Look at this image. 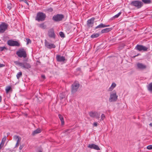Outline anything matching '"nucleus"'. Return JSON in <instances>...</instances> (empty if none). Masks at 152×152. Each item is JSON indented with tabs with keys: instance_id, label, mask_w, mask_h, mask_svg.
<instances>
[{
	"instance_id": "1",
	"label": "nucleus",
	"mask_w": 152,
	"mask_h": 152,
	"mask_svg": "<svg viewBox=\"0 0 152 152\" xmlns=\"http://www.w3.org/2000/svg\"><path fill=\"white\" fill-rule=\"evenodd\" d=\"M46 17V15L45 13L42 12H39L37 13L35 20L38 21H43L45 20Z\"/></svg>"
},
{
	"instance_id": "2",
	"label": "nucleus",
	"mask_w": 152,
	"mask_h": 152,
	"mask_svg": "<svg viewBox=\"0 0 152 152\" xmlns=\"http://www.w3.org/2000/svg\"><path fill=\"white\" fill-rule=\"evenodd\" d=\"M131 6H134L137 9L141 8L143 5L142 2L138 0H135L132 1L130 4Z\"/></svg>"
},
{
	"instance_id": "3",
	"label": "nucleus",
	"mask_w": 152,
	"mask_h": 152,
	"mask_svg": "<svg viewBox=\"0 0 152 152\" xmlns=\"http://www.w3.org/2000/svg\"><path fill=\"white\" fill-rule=\"evenodd\" d=\"M110 96L109 98V101L110 102H115L118 99V96L116 94V93L115 91L110 93Z\"/></svg>"
},
{
	"instance_id": "4",
	"label": "nucleus",
	"mask_w": 152,
	"mask_h": 152,
	"mask_svg": "<svg viewBox=\"0 0 152 152\" xmlns=\"http://www.w3.org/2000/svg\"><path fill=\"white\" fill-rule=\"evenodd\" d=\"M16 54L20 57L26 58L27 57L26 52L23 48H21L16 52Z\"/></svg>"
},
{
	"instance_id": "5",
	"label": "nucleus",
	"mask_w": 152,
	"mask_h": 152,
	"mask_svg": "<svg viewBox=\"0 0 152 152\" xmlns=\"http://www.w3.org/2000/svg\"><path fill=\"white\" fill-rule=\"evenodd\" d=\"M80 85V84L76 82H75L72 84L71 86V93L73 94L76 93Z\"/></svg>"
},
{
	"instance_id": "6",
	"label": "nucleus",
	"mask_w": 152,
	"mask_h": 152,
	"mask_svg": "<svg viewBox=\"0 0 152 152\" xmlns=\"http://www.w3.org/2000/svg\"><path fill=\"white\" fill-rule=\"evenodd\" d=\"M8 25L5 22H2L0 24V33H3L8 29Z\"/></svg>"
},
{
	"instance_id": "7",
	"label": "nucleus",
	"mask_w": 152,
	"mask_h": 152,
	"mask_svg": "<svg viewBox=\"0 0 152 152\" xmlns=\"http://www.w3.org/2000/svg\"><path fill=\"white\" fill-rule=\"evenodd\" d=\"M64 18V16L63 14H57L53 16L52 20L56 22H58L62 20Z\"/></svg>"
},
{
	"instance_id": "8",
	"label": "nucleus",
	"mask_w": 152,
	"mask_h": 152,
	"mask_svg": "<svg viewBox=\"0 0 152 152\" xmlns=\"http://www.w3.org/2000/svg\"><path fill=\"white\" fill-rule=\"evenodd\" d=\"M7 44L9 46H11L19 47L20 45V43L12 39L8 40Z\"/></svg>"
},
{
	"instance_id": "9",
	"label": "nucleus",
	"mask_w": 152,
	"mask_h": 152,
	"mask_svg": "<svg viewBox=\"0 0 152 152\" xmlns=\"http://www.w3.org/2000/svg\"><path fill=\"white\" fill-rule=\"evenodd\" d=\"M90 116L92 118H95L97 119H99L100 118V113L96 111H91L89 113Z\"/></svg>"
},
{
	"instance_id": "10",
	"label": "nucleus",
	"mask_w": 152,
	"mask_h": 152,
	"mask_svg": "<svg viewBox=\"0 0 152 152\" xmlns=\"http://www.w3.org/2000/svg\"><path fill=\"white\" fill-rule=\"evenodd\" d=\"M45 47L49 49H50L52 48H54L56 47L54 44L50 43L46 39L45 40Z\"/></svg>"
},
{
	"instance_id": "11",
	"label": "nucleus",
	"mask_w": 152,
	"mask_h": 152,
	"mask_svg": "<svg viewBox=\"0 0 152 152\" xmlns=\"http://www.w3.org/2000/svg\"><path fill=\"white\" fill-rule=\"evenodd\" d=\"M95 19L94 17H92L90 19H88V20L87 23V25L88 28L92 27H93Z\"/></svg>"
},
{
	"instance_id": "12",
	"label": "nucleus",
	"mask_w": 152,
	"mask_h": 152,
	"mask_svg": "<svg viewBox=\"0 0 152 152\" xmlns=\"http://www.w3.org/2000/svg\"><path fill=\"white\" fill-rule=\"evenodd\" d=\"M48 35L50 38H55L56 35L53 28H51L48 31Z\"/></svg>"
},
{
	"instance_id": "13",
	"label": "nucleus",
	"mask_w": 152,
	"mask_h": 152,
	"mask_svg": "<svg viewBox=\"0 0 152 152\" xmlns=\"http://www.w3.org/2000/svg\"><path fill=\"white\" fill-rule=\"evenodd\" d=\"M135 48L139 51L143 50L144 51H147L148 48L142 45H137L135 47Z\"/></svg>"
},
{
	"instance_id": "14",
	"label": "nucleus",
	"mask_w": 152,
	"mask_h": 152,
	"mask_svg": "<svg viewBox=\"0 0 152 152\" xmlns=\"http://www.w3.org/2000/svg\"><path fill=\"white\" fill-rule=\"evenodd\" d=\"M22 64L21 66L24 69H28L31 67V65L29 63L25 61H23V62H22Z\"/></svg>"
},
{
	"instance_id": "15",
	"label": "nucleus",
	"mask_w": 152,
	"mask_h": 152,
	"mask_svg": "<svg viewBox=\"0 0 152 152\" xmlns=\"http://www.w3.org/2000/svg\"><path fill=\"white\" fill-rule=\"evenodd\" d=\"M137 66L138 68L141 70L145 69L147 68L146 65L141 63H138L137 64Z\"/></svg>"
},
{
	"instance_id": "16",
	"label": "nucleus",
	"mask_w": 152,
	"mask_h": 152,
	"mask_svg": "<svg viewBox=\"0 0 152 152\" xmlns=\"http://www.w3.org/2000/svg\"><path fill=\"white\" fill-rule=\"evenodd\" d=\"M56 60L57 61L59 62H62L64 61L65 60V57L63 56H61L59 55H57L56 56Z\"/></svg>"
},
{
	"instance_id": "17",
	"label": "nucleus",
	"mask_w": 152,
	"mask_h": 152,
	"mask_svg": "<svg viewBox=\"0 0 152 152\" xmlns=\"http://www.w3.org/2000/svg\"><path fill=\"white\" fill-rule=\"evenodd\" d=\"M88 147L91 149H93L97 150H100L99 147L97 145L94 144H89Z\"/></svg>"
},
{
	"instance_id": "18",
	"label": "nucleus",
	"mask_w": 152,
	"mask_h": 152,
	"mask_svg": "<svg viewBox=\"0 0 152 152\" xmlns=\"http://www.w3.org/2000/svg\"><path fill=\"white\" fill-rule=\"evenodd\" d=\"M112 29L111 28H107L102 30L101 33L102 34L107 33L110 31Z\"/></svg>"
},
{
	"instance_id": "19",
	"label": "nucleus",
	"mask_w": 152,
	"mask_h": 152,
	"mask_svg": "<svg viewBox=\"0 0 152 152\" xmlns=\"http://www.w3.org/2000/svg\"><path fill=\"white\" fill-rule=\"evenodd\" d=\"M110 26L109 25H106L102 23H101L100 24L97 26L95 28V29H98L99 28H101L109 26Z\"/></svg>"
},
{
	"instance_id": "20",
	"label": "nucleus",
	"mask_w": 152,
	"mask_h": 152,
	"mask_svg": "<svg viewBox=\"0 0 152 152\" xmlns=\"http://www.w3.org/2000/svg\"><path fill=\"white\" fill-rule=\"evenodd\" d=\"M6 92L7 94H8L9 92L12 91V89L11 88V87L10 86H7L6 87Z\"/></svg>"
},
{
	"instance_id": "21",
	"label": "nucleus",
	"mask_w": 152,
	"mask_h": 152,
	"mask_svg": "<svg viewBox=\"0 0 152 152\" xmlns=\"http://www.w3.org/2000/svg\"><path fill=\"white\" fill-rule=\"evenodd\" d=\"M116 84L115 83H113L111 86L108 89L109 91H112L113 88L116 86Z\"/></svg>"
},
{
	"instance_id": "22",
	"label": "nucleus",
	"mask_w": 152,
	"mask_h": 152,
	"mask_svg": "<svg viewBox=\"0 0 152 152\" xmlns=\"http://www.w3.org/2000/svg\"><path fill=\"white\" fill-rule=\"evenodd\" d=\"M58 117L61 121V125H64V118L60 114H59Z\"/></svg>"
},
{
	"instance_id": "23",
	"label": "nucleus",
	"mask_w": 152,
	"mask_h": 152,
	"mask_svg": "<svg viewBox=\"0 0 152 152\" xmlns=\"http://www.w3.org/2000/svg\"><path fill=\"white\" fill-rule=\"evenodd\" d=\"M41 130L40 129L38 128L36 130H34L32 133L33 135H34L36 134L40 133L41 132Z\"/></svg>"
},
{
	"instance_id": "24",
	"label": "nucleus",
	"mask_w": 152,
	"mask_h": 152,
	"mask_svg": "<svg viewBox=\"0 0 152 152\" xmlns=\"http://www.w3.org/2000/svg\"><path fill=\"white\" fill-rule=\"evenodd\" d=\"M99 36V34L98 33H94L91 36V38H95L98 37Z\"/></svg>"
},
{
	"instance_id": "25",
	"label": "nucleus",
	"mask_w": 152,
	"mask_h": 152,
	"mask_svg": "<svg viewBox=\"0 0 152 152\" xmlns=\"http://www.w3.org/2000/svg\"><path fill=\"white\" fill-rule=\"evenodd\" d=\"M148 89L149 91L152 92V83H150L148 85Z\"/></svg>"
},
{
	"instance_id": "26",
	"label": "nucleus",
	"mask_w": 152,
	"mask_h": 152,
	"mask_svg": "<svg viewBox=\"0 0 152 152\" xmlns=\"http://www.w3.org/2000/svg\"><path fill=\"white\" fill-rule=\"evenodd\" d=\"M39 27L40 28L45 29L46 28V26L45 25L44 23L39 24Z\"/></svg>"
},
{
	"instance_id": "27",
	"label": "nucleus",
	"mask_w": 152,
	"mask_h": 152,
	"mask_svg": "<svg viewBox=\"0 0 152 152\" xmlns=\"http://www.w3.org/2000/svg\"><path fill=\"white\" fill-rule=\"evenodd\" d=\"M12 4L10 2H9L7 4V8L9 10H10L12 8Z\"/></svg>"
},
{
	"instance_id": "28",
	"label": "nucleus",
	"mask_w": 152,
	"mask_h": 152,
	"mask_svg": "<svg viewBox=\"0 0 152 152\" xmlns=\"http://www.w3.org/2000/svg\"><path fill=\"white\" fill-rule=\"evenodd\" d=\"M22 76V73L21 72H18V73L16 75V77L18 79H19V78L21 77Z\"/></svg>"
},
{
	"instance_id": "29",
	"label": "nucleus",
	"mask_w": 152,
	"mask_h": 152,
	"mask_svg": "<svg viewBox=\"0 0 152 152\" xmlns=\"http://www.w3.org/2000/svg\"><path fill=\"white\" fill-rule=\"evenodd\" d=\"M142 1L145 4H148L151 3L150 0H142Z\"/></svg>"
},
{
	"instance_id": "30",
	"label": "nucleus",
	"mask_w": 152,
	"mask_h": 152,
	"mask_svg": "<svg viewBox=\"0 0 152 152\" xmlns=\"http://www.w3.org/2000/svg\"><path fill=\"white\" fill-rule=\"evenodd\" d=\"M14 63L16 65H18L20 66H21V64H22V62H20L19 61H14Z\"/></svg>"
},
{
	"instance_id": "31",
	"label": "nucleus",
	"mask_w": 152,
	"mask_h": 152,
	"mask_svg": "<svg viewBox=\"0 0 152 152\" xmlns=\"http://www.w3.org/2000/svg\"><path fill=\"white\" fill-rule=\"evenodd\" d=\"M65 95L64 93H62L60 94L59 97L61 99H62L65 97Z\"/></svg>"
},
{
	"instance_id": "32",
	"label": "nucleus",
	"mask_w": 152,
	"mask_h": 152,
	"mask_svg": "<svg viewBox=\"0 0 152 152\" xmlns=\"http://www.w3.org/2000/svg\"><path fill=\"white\" fill-rule=\"evenodd\" d=\"M6 139V137L5 136L2 139L1 143L4 145V142Z\"/></svg>"
},
{
	"instance_id": "33",
	"label": "nucleus",
	"mask_w": 152,
	"mask_h": 152,
	"mask_svg": "<svg viewBox=\"0 0 152 152\" xmlns=\"http://www.w3.org/2000/svg\"><path fill=\"white\" fill-rule=\"evenodd\" d=\"M45 11H48L50 12H52L53 11V9L52 8L50 7V8L46 9L45 10Z\"/></svg>"
},
{
	"instance_id": "34",
	"label": "nucleus",
	"mask_w": 152,
	"mask_h": 152,
	"mask_svg": "<svg viewBox=\"0 0 152 152\" xmlns=\"http://www.w3.org/2000/svg\"><path fill=\"white\" fill-rule=\"evenodd\" d=\"M60 36L61 37L64 38L65 37V35L63 32L61 31L59 33Z\"/></svg>"
},
{
	"instance_id": "35",
	"label": "nucleus",
	"mask_w": 152,
	"mask_h": 152,
	"mask_svg": "<svg viewBox=\"0 0 152 152\" xmlns=\"http://www.w3.org/2000/svg\"><path fill=\"white\" fill-rule=\"evenodd\" d=\"M121 12H120L118 13L117 14L113 16V18H118L121 15Z\"/></svg>"
},
{
	"instance_id": "36",
	"label": "nucleus",
	"mask_w": 152,
	"mask_h": 152,
	"mask_svg": "<svg viewBox=\"0 0 152 152\" xmlns=\"http://www.w3.org/2000/svg\"><path fill=\"white\" fill-rule=\"evenodd\" d=\"M105 118V116L104 114H102L101 116V118L100 119V121H102L104 120Z\"/></svg>"
},
{
	"instance_id": "37",
	"label": "nucleus",
	"mask_w": 152,
	"mask_h": 152,
	"mask_svg": "<svg viewBox=\"0 0 152 152\" xmlns=\"http://www.w3.org/2000/svg\"><path fill=\"white\" fill-rule=\"evenodd\" d=\"M4 49L7 50V49L6 47L5 46L4 47H0V51H2Z\"/></svg>"
},
{
	"instance_id": "38",
	"label": "nucleus",
	"mask_w": 152,
	"mask_h": 152,
	"mask_svg": "<svg viewBox=\"0 0 152 152\" xmlns=\"http://www.w3.org/2000/svg\"><path fill=\"white\" fill-rule=\"evenodd\" d=\"M26 40L27 41V44H28L29 43H31V41L29 39L27 38L26 39Z\"/></svg>"
},
{
	"instance_id": "39",
	"label": "nucleus",
	"mask_w": 152,
	"mask_h": 152,
	"mask_svg": "<svg viewBox=\"0 0 152 152\" xmlns=\"http://www.w3.org/2000/svg\"><path fill=\"white\" fill-rule=\"evenodd\" d=\"M147 148V149L149 150H151L152 149V145H150L148 146Z\"/></svg>"
},
{
	"instance_id": "40",
	"label": "nucleus",
	"mask_w": 152,
	"mask_h": 152,
	"mask_svg": "<svg viewBox=\"0 0 152 152\" xmlns=\"http://www.w3.org/2000/svg\"><path fill=\"white\" fill-rule=\"evenodd\" d=\"M20 137H19V136H17V135H15L14 136L13 138H14V139L15 140H17L18 139V138H20Z\"/></svg>"
},
{
	"instance_id": "41",
	"label": "nucleus",
	"mask_w": 152,
	"mask_h": 152,
	"mask_svg": "<svg viewBox=\"0 0 152 152\" xmlns=\"http://www.w3.org/2000/svg\"><path fill=\"white\" fill-rule=\"evenodd\" d=\"M24 144L20 145V146L19 147V149L20 150H22V148H23L24 147Z\"/></svg>"
},
{
	"instance_id": "42",
	"label": "nucleus",
	"mask_w": 152,
	"mask_h": 152,
	"mask_svg": "<svg viewBox=\"0 0 152 152\" xmlns=\"http://www.w3.org/2000/svg\"><path fill=\"white\" fill-rule=\"evenodd\" d=\"M21 138L20 137L19 138H18V139L17 140V142H18V143H19L21 141Z\"/></svg>"
},
{
	"instance_id": "43",
	"label": "nucleus",
	"mask_w": 152,
	"mask_h": 152,
	"mask_svg": "<svg viewBox=\"0 0 152 152\" xmlns=\"http://www.w3.org/2000/svg\"><path fill=\"white\" fill-rule=\"evenodd\" d=\"M19 145V143H18V142H16V144L15 145V148H17L18 147V145Z\"/></svg>"
},
{
	"instance_id": "44",
	"label": "nucleus",
	"mask_w": 152,
	"mask_h": 152,
	"mask_svg": "<svg viewBox=\"0 0 152 152\" xmlns=\"http://www.w3.org/2000/svg\"><path fill=\"white\" fill-rule=\"evenodd\" d=\"M93 125L95 126H97V122H95L93 124Z\"/></svg>"
},
{
	"instance_id": "45",
	"label": "nucleus",
	"mask_w": 152,
	"mask_h": 152,
	"mask_svg": "<svg viewBox=\"0 0 152 152\" xmlns=\"http://www.w3.org/2000/svg\"><path fill=\"white\" fill-rule=\"evenodd\" d=\"M4 66L5 65L1 64H0V68L4 67Z\"/></svg>"
},
{
	"instance_id": "46",
	"label": "nucleus",
	"mask_w": 152,
	"mask_h": 152,
	"mask_svg": "<svg viewBox=\"0 0 152 152\" xmlns=\"http://www.w3.org/2000/svg\"><path fill=\"white\" fill-rule=\"evenodd\" d=\"M20 1H22L24 2L25 3H26L27 1L26 0H20Z\"/></svg>"
},
{
	"instance_id": "47",
	"label": "nucleus",
	"mask_w": 152,
	"mask_h": 152,
	"mask_svg": "<svg viewBox=\"0 0 152 152\" xmlns=\"http://www.w3.org/2000/svg\"><path fill=\"white\" fill-rule=\"evenodd\" d=\"M3 145H4L1 143V144H0V147H1V148Z\"/></svg>"
},
{
	"instance_id": "48",
	"label": "nucleus",
	"mask_w": 152,
	"mask_h": 152,
	"mask_svg": "<svg viewBox=\"0 0 152 152\" xmlns=\"http://www.w3.org/2000/svg\"><path fill=\"white\" fill-rule=\"evenodd\" d=\"M41 76H42V77L43 79H45V76L44 75H42Z\"/></svg>"
},
{
	"instance_id": "49",
	"label": "nucleus",
	"mask_w": 152,
	"mask_h": 152,
	"mask_svg": "<svg viewBox=\"0 0 152 152\" xmlns=\"http://www.w3.org/2000/svg\"><path fill=\"white\" fill-rule=\"evenodd\" d=\"M2 97L1 96H0V103L1 102Z\"/></svg>"
},
{
	"instance_id": "50",
	"label": "nucleus",
	"mask_w": 152,
	"mask_h": 152,
	"mask_svg": "<svg viewBox=\"0 0 152 152\" xmlns=\"http://www.w3.org/2000/svg\"><path fill=\"white\" fill-rule=\"evenodd\" d=\"M139 55V54H138L137 55H136V56H133L134 58H135V57L138 56Z\"/></svg>"
},
{
	"instance_id": "51",
	"label": "nucleus",
	"mask_w": 152,
	"mask_h": 152,
	"mask_svg": "<svg viewBox=\"0 0 152 152\" xmlns=\"http://www.w3.org/2000/svg\"><path fill=\"white\" fill-rule=\"evenodd\" d=\"M149 125L151 126L152 127V123H150V124H149Z\"/></svg>"
},
{
	"instance_id": "52",
	"label": "nucleus",
	"mask_w": 152,
	"mask_h": 152,
	"mask_svg": "<svg viewBox=\"0 0 152 152\" xmlns=\"http://www.w3.org/2000/svg\"><path fill=\"white\" fill-rule=\"evenodd\" d=\"M26 4H27L28 5H29V4L28 3V2H27H27L26 3Z\"/></svg>"
},
{
	"instance_id": "53",
	"label": "nucleus",
	"mask_w": 152,
	"mask_h": 152,
	"mask_svg": "<svg viewBox=\"0 0 152 152\" xmlns=\"http://www.w3.org/2000/svg\"><path fill=\"white\" fill-rule=\"evenodd\" d=\"M39 152H42V151L41 150H40L39 151Z\"/></svg>"
},
{
	"instance_id": "54",
	"label": "nucleus",
	"mask_w": 152,
	"mask_h": 152,
	"mask_svg": "<svg viewBox=\"0 0 152 152\" xmlns=\"http://www.w3.org/2000/svg\"><path fill=\"white\" fill-rule=\"evenodd\" d=\"M1 149V148L0 147V150Z\"/></svg>"
},
{
	"instance_id": "55",
	"label": "nucleus",
	"mask_w": 152,
	"mask_h": 152,
	"mask_svg": "<svg viewBox=\"0 0 152 152\" xmlns=\"http://www.w3.org/2000/svg\"><path fill=\"white\" fill-rule=\"evenodd\" d=\"M152 18V16H151Z\"/></svg>"
}]
</instances>
